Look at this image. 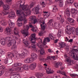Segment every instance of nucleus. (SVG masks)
Returning a JSON list of instances; mask_svg holds the SVG:
<instances>
[{"label":"nucleus","mask_w":78,"mask_h":78,"mask_svg":"<svg viewBox=\"0 0 78 78\" xmlns=\"http://www.w3.org/2000/svg\"><path fill=\"white\" fill-rule=\"evenodd\" d=\"M24 62L26 64H28V63H30L29 61V58H27L24 60Z\"/></svg>","instance_id":"ea45409f"},{"label":"nucleus","mask_w":78,"mask_h":78,"mask_svg":"<svg viewBox=\"0 0 78 78\" xmlns=\"http://www.w3.org/2000/svg\"><path fill=\"white\" fill-rule=\"evenodd\" d=\"M44 34V32L43 31H40L38 33L39 36H43Z\"/></svg>","instance_id":"a18cd8bd"},{"label":"nucleus","mask_w":78,"mask_h":78,"mask_svg":"<svg viewBox=\"0 0 78 78\" xmlns=\"http://www.w3.org/2000/svg\"><path fill=\"white\" fill-rule=\"evenodd\" d=\"M66 13L68 16H70V9H66Z\"/></svg>","instance_id":"cd10ccee"},{"label":"nucleus","mask_w":78,"mask_h":78,"mask_svg":"<svg viewBox=\"0 0 78 78\" xmlns=\"http://www.w3.org/2000/svg\"><path fill=\"white\" fill-rule=\"evenodd\" d=\"M35 12L36 14H39V10L41 9V8L39 7V5H38L36 7H35Z\"/></svg>","instance_id":"2eb2a0df"},{"label":"nucleus","mask_w":78,"mask_h":78,"mask_svg":"<svg viewBox=\"0 0 78 78\" xmlns=\"http://www.w3.org/2000/svg\"><path fill=\"white\" fill-rule=\"evenodd\" d=\"M0 69H2V70H3V69H5V66H0Z\"/></svg>","instance_id":"338daca9"},{"label":"nucleus","mask_w":78,"mask_h":78,"mask_svg":"<svg viewBox=\"0 0 78 78\" xmlns=\"http://www.w3.org/2000/svg\"><path fill=\"white\" fill-rule=\"evenodd\" d=\"M57 19L58 20H60V22L61 23H62L64 22V19H62V18L61 17H57Z\"/></svg>","instance_id":"4c0bfd02"},{"label":"nucleus","mask_w":78,"mask_h":78,"mask_svg":"<svg viewBox=\"0 0 78 78\" xmlns=\"http://www.w3.org/2000/svg\"><path fill=\"white\" fill-rule=\"evenodd\" d=\"M50 42V39H49V38L47 37L46 38H45L43 40V45H45L47 44V42Z\"/></svg>","instance_id":"ddd939ff"},{"label":"nucleus","mask_w":78,"mask_h":78,"mask_svg":"<svg viewBox=\"0 0 78 78\" xmlns=\"http://www.w3.org/2000/svg\"><path fill=\"white\" fill-rule=\"evenodd\" d=\"M23 44H24L26 45H27L28 46L29 45H30L29 42L26 41V40H23Z\"/></svg>","instance_id":"2f4dec72"},{"label":"nucleus","mask_w":78,"mask_h":78,"mask_svg":"<svg viewBox=\"0 0 78 78\" xmlns=\"http://www.w3.org/2000/svg\"><path fill=\"white\" fill-rule=\"evenodd\" d=\"M20 7H18V8H19V10H17L16 13L17 14L19 15L20 17L22 16V14H23L25 15L27 14V12H28V11L30 10L29 9V6L28 5H24L23 4L21 5L19 4Z\"/></svg>","instance_id":"7ed1b4c3"},{"label":"nucleus","mask_w":78,"mask_h":78,"mask_svg":"<svg viewBox=\"0 0 78 78\" xmlns=\"http://www.w3.org/2000/svg\"><path fill=\"white\" fill-rule=\"evenodd\" d=\"M61 27V24L60 23H58L57 27V29H60V28Z\"/></svg>","instance_id":"8fccbe9b"},{"label":"nucleus","mask_w":78,"mask_h":78,"mask_svg":"<svg viewBox=\"0 0 78 78\" xmlns=\"http://www.w3.org/2000/svg\"><path fill=\"white\" fill-rule=\"evenodd\" d=\"M7 56L9 57V58H11L12 57H14V54L11 52H9L7 55Z\"/></svg>","instance_id":"5701e85b"},{"label":"nucleus","mask_w":78,"mask_h":78,"mask_svg":"<svg viewBox=\"0 0 78 78\" xmlns=\"http://www.w3.org/2000/svg\"><path fill=\"white\" fill-rule=\"evenodd\" d=\"M67 2L69 3H72L73 2V0H67Z\"/></svg>","instance_id":"4d7b16f0"},{"label":"nucleus","mask_w":78,"mask_h":78,"mask_svg":"<svg viewBox=\"0 0 78 78\" xmlns=\"http://www.w3.org/2000/svg\"><path fill=\"white\" fill-rule=\"evenodd\" d=\"M76 35L78 36V27H77L76 29Z\"/></svg>","instance_id":"774afa93"},{"label":"nucleus","mask_w":78,"mask_h":78,"mask_svg":"<svg viewBox=\"0 0 78 78\" xmlns=\"http://www.w3.org/2000/svg\"><path fill=\"white\" fill-rule=\"evenodd\" d=\"M9 21L10 22L11 26H10L9 27L7 28L5 30L6 32L8 35H10L11 34V28H13V27H14V25H15V23H14L11 22L10 20H9Z\"/></svg>","instance_id":"0eeeda50"},{"label":"nucleus","mask_w":78,"mask_h":78,"mask_svg":"<svg viewBox=\"0 0 78 78\" xmlns=\"http://www.w3.org/2000/svg\"><path fill=\"white\" fill-rule=\"evenodd\" d=\"M12 50H15L14 52H15L16 53V50L17 48V46L16 45V44H13L12 47Z\"/></svg>","instance_id":"473e14b6"},{"label":"nucleus","mask_w":78,"mask_h":78,"mask_svg":"<svg viewBox=\"0 0 78 78\" xmlns=\"http://www.w3.org/2000/svg\"><path fill=\"white\" fill-rule=\"evenodd\" d=\"M36 63H31L30 65V67L33 70V69H34L36 68Z\"/></svg>","instance_id":"a211bd4d"},{"label":"nucleus","mask_w":78,"mask_h":78,"mask_svg":"<svg viewBox=\"0 0 78 78\" xmlns=\"http://www.w3.org/2000/svg\"><path fill=\"white\" fill-rule=\"evenodd\" d=\"M31 30H32V31L34 32L36 31H37V28L36 27H33L32 28Z\"/></svg>","instance_id":"6e6d98bb"},{"label":"nucleus","mask_w":78,"mask_h":78,"mask_svg":"<svg viewBox=\"0 0 78 78\" xmlns=\"http://www.w3.org/2000/svg\"><path fill=\"white\" fill-rule=\"evenodd\" d=\"M15 78H20V74H14Z\"/></svg>","instance_id":"c03bdc74"},{"label":"nucleus","mask_w":78,"mask_h":78,"mask_svg":"<svg viewBox=\"0 0 78 78\" xmlns=\"http://www.w3.org/2000/svg\"><path fill=\"white\" fill-rule=\"evenodd\" d=\"M29 54V52L26 49H23V52L21 54H19V56L20 58H21V59H23L24 58H25L26 55H28Z\"/></svg>","instance_id":"9d476101"},{"label":"nucleus","mask_w":78,"mask_h":78,"mask_svg":"<svg viewBox=\"0 0 78 78\" xmlns=\"http://www.w3.org/2000/svg\"><path fill=\"white\" fill-rule=\"evenodd\" d=\"M12 69H10L8 70V73L11 74V73H12Z\"/></svg>","instance_id":"e2e57ef3"},{"label":"nucleus","mask_w":78,"mask_h":78,"mask_svg":"<svg viewBox=\"0 0 78 78\" xmlns=\"http://www.w3.org/2000/svg\"><path fill=\"white\" fill-rule=\"evenodd\" d=\"M43 12L44 14H45L44 15V17L45 19L48 17L50 15V13L48 12L44 11Z\"/></svg>","instance_id":"6ab92c4d"},{"label":"nucleus","mask_w":78,"mask_h":78,"mask_svg":"<svg viewBox=\"0 0 78 78\" xmlns=\"http://www.w3.org/2000/svg\"><path fill=\"white\" fill-rule=\"evenodd\" d=\"M65 49H66V51H69V46H68V45L66 46H65Z\"/></svg>","instance_id":"13d9d810"},{"label":"nucleus","mask_w":78,"mask_h":78,"mask_svg":"<svg viewBox=\"0 0 78 78\" xmlns=\"http://www.w3.org/2000/svg\"><path fill=\"white\" fill-rule=\"evenodd\" d=\"M17 38L16 36L14 35H10V37H5V41H7V42H8L9 43V41H10V40H11L12 39H14L15 40H18V39H19V41H20V38Z\"/></svg>","instance_id":"6e6552de"},{"label":"nucleus","mask_w":78,"mask_h":78,"mask_svg":"<svg viewBox=\"0 0 78 78\" xmlns=\"http://www.w3.org/2000/svg\"><path fill=\"white\" fill-rule=\"evenodd\" d=\"M59 45L60 47H61V48H63L66 46V43H65L64 42H60L59 44Z\"/></svg>","instance_id":"c756f323"},{"label":"nucleus","mask_w":78,"mask_h":78,"mask_svg":"<svg viewBox=\"0 0 78 78\" xmlns=\"http://www.w3.org/2000/svg\"><path fill=\"white\" fill-rule=\"evenodd\" d=\"M31 58H33L34 59H36L37 58V55L35 53H33L31 54Z\"/></svg>","instance_id":"c85d7f7f"},{"label":"nucleus","mask_w":78,"mask_h":78,"mask_svg":"<svg viewBox=\"0 0 78 78\" xmlns=\"http://www.w3.org/2000/svg\"><path fill=\"white\" fill-rule=\"evenodd\" d=\"M35 5V3L34 2H32L30 4V6H29V5H28L29 7V9L30 10V11L31 12V10H30V8H33V6Z\"/></svg>","instance_id":"c9c22d12"},{"label":"nucleus","mask_w":78,"mask_h":78,"mask_svg":"<svg viewBox=\"0 0 78 78\" xmlns=\"http://www.w3.org/2000/svg\"><path fill=\"white\" fill-rule=\"evenodd\" d=\"M30 28V27L29 26H26V29L25 28V27L24 26L23 28V35L24 37H26V36H27L28 35V30Z\"/></svg>","instance_id":"1a4fd4ad"},{"label":"nucleus","mask_w":78,"mask_h":78,"mask_svg":"<svg viewBox=\"0 0 78 78\" xmlns=\"http://www.w3.org/2000/svg\"><path fill=\"white\" fill-rule=\"evenodd\" d=\"M62 35V34H61L59 33L58 32V33L57 34V36H58V37H60L61 36V35Z\"/></svg>","instance_id":"0e129e2a"},{"label":"nucleus","mask_w":78,"mask_h":78,"mask_svg":"<svg viewBox=\"0 0 78 78\" xmlns=\"http://www.w3.org/2000/svg\"><path fill=\"white\" fill-rule=\"evenodd\" d=\"M30 20H34L33 22L32 23L29 22V23H33L34 25L37 22H38L39 21H40L39 23H40L41 27V30H44L45 29V27L46 24L45 23L44 20L42 18H40L39 20L36 19V16H30Z\"/></svg>","instance_id":"20e7f679"},{"label":"nucleus","mask_w":78,"mask_h":78,"mask_svg":"<svg viewBox=\"0 0 78 78\" xmlns=\"http://www.w3.org/2000/svg\"><path fill=\"white\" fill-rule=\"evenodd\" d=\"M49 37L51 39H53V36L52 34L51 33H50L49 34Z\"/></svg>","instance_id":"864d4df0"},{"label":"nucleus","mask_w":78,"mask_h":78,"mask_svg":"<svg viewBox=\"0 0 78 78\" xmlns=\"http://www.w3.org/2000/svg\"><path fill=\"white\" fill-rule=\"evenodd\" d=\"M58 11V10L57 7L56 6H55L53 8L52 11L53 12H56V11Z\"/></svg>","instance_id":"58836bf2"},{"label":"nucleus","mask_w":78,"mask_h":78,"mask_svg":"<svg viewBox=\"0 0 78 78\" xmlns=\"http://www.w3.org/2000/svg\"><path fill=\"white\" fill-rule=\"evenodd\" d=\"M17 23V26H19V27H21L23 25V23H19L20 22L19 21V22Z\"/></svg>","instance_id":"09e8293b"},{"label":"nucleus","mask_w":78,"mask_h":78,"mask_svg":"<svg viewBox=\"0 0 78 78\" xmlns=\"http://www.w3.org/2000/svg\"><path fill=\"white\" fill-rule=\"evenodd\" d=\"M12 44L13 45H16V41L14 39H12L10 40V41H9V43L8 44V46L10 47L12 45Z\"/></svg>","instance_id":"f8f14e48"},{"label":"nucleus","mask_w":78,"mask_h":78,"mask_svg":"<svg viewBox=\"0 0 78 78\" xmlns=\"http://www.w3.org/2000/svg\"><path fill=\"white\" fill-rule=\"evenodd\" d=\"M59 32V33H60L61 34H63V30H59L58 31V32Z\"/></svg>","instance_id":"680f3d73"},{"label":"nucleus","mask_w":78,"mask_h":78,"mask_svg":"<svg viewBox=\"0 0 78 78\" xmlns=\"http://www.w3.org/2000/svg\"><path fill=\"white\" fill-rule=\"evenodd\" d=\"M4 62L6 64H9L8 63V58H6L4 59Z\"/></svg>","instance_id":"de8ad7c7"},{"label":"nucleus","mask_w":78,"mask_h":78,"mask_svg":"<svg viewBox=\"0 0 78 78\" xmlns=\"http://www.w3.org/2000/svg\"><path fill=\"white\" fill-rule=\"evenodd\" d=\"M22 68H23V71L24 70H28V66L27 64H25L23 65Z\"/></svg>","instance_id":"4be33fe9"},{"label":"nucleus","mask_w":78,"mask_h":78,"mask_svg":"<svg viewBox=\"0 0 78 78\" xmlns=\"http://www.w3.org/2000/svg\"><path fill=\"white\" fill-rule=\"evenodd\" d=\"M36 76L38 78H41L42 76V74H41L39 73H36Z\"/></svg>","instance_id":"e433bc0d"},{"label":"nucleus","mask_w":78,"mask_h":78,"mask_svg":"<svg viewBox=\"0 0 78 78\" xmlns=\"http://www.w3.org/2000/svg\"><path fill=\"white\" fill-rule=\"evenodd\" d=\"M70 75L73 78H76L78 77V75L75 74H70Z\"/></svg>","instance_id":"7c9ffc66"},{"label":"nucleus","mask_w":78,"mask_h":78,"mask_svg":"<svg viewBox=\"0 0 78 78\" xmlns=\"http://www.w3.org/2000/svg\"><path fill=\"white\" fill-rule=\"evenodd\" d=\"M15 70L18 71V72H22L23 68L21 67H17L16 68Z\"/></svg>","instance_id":"b1692460"},{"label":"nucleus","mask_w":78,"mask_h":78,"mask_svg":"<svg viewBox=\"0 0 78 78\" xmlns=\"http://www.w3.org/2000/svg\"><path fill=\"white\" fill-rule=\"evenodd\" d=\"M51 58V56H48L47 57V58H45V62H48V60L50 59Z\"/></svg>","instance_id":"79ce46f5"},{"label":"nucleus","mask_w":78,"mask_h":78,"mask_svg":"<svg viewBox=\"0 0 78 78\" xmlns=\"http://www.w3.org/2000/svg\"><path fill=\"white\" fill-rule=\"evenodd\" d=\"M17 27H15L14 28V29L13 31V34L14 35H18V37H20V36L19 35V32L17 30Z\"/></svg>","instance_id":"dca6fc26"},{"label":"nucleus","mask_w":78,"mask_h":78,"mask_svg":"<svg viewBox=\"0 0 78 78\" xmlns=\"http://www.w3.org/2000/svg\"><path fill=\"white\" fill-rule=\"evenodd\" d=\"M46 73L48 74H51L54 73V71L51 70L50 68H47L46 69Z\"/></svg>","instance_id":"4468645a"},{"label":"nucleus","mask_w":78,"mask_h":78,"mask_svg":"<svg viewBox=\"0 0 78 78\" xmlns=\"http://www.w3.org/2000/svg\"><path fill=\"white\" fill-rule=\"evenodd\" d=\"M12 2V0H6V3H8L9 4H10L9 3H10V2Z\"/></svg>","instance_id":"69168bd1"},{"label":"nucleus","mask_w":78,"mask_h":78,"mask_svg":"<svg viewBox=\"0 0 78 78\" xmlns=\"http://www.w3.org/2000/svg\"><path fill=\"white\" fill-rule=\"evenodd\" d=\"M26 12V14L25 15L24 14L22 13L21 15V16L17 20V22H22V20L24 21V24H26L27 23V19L26 18V17H27L28 15L30 14L31 13V12L30 10H28V12Z\"/></svg>","instance_id":"39448f33"},{"label":"nucleus","mask_w":78,"mask_h":78,"mask_svg":"<svg viewBox=\"0 0 78 78\" xmlns=\"http://www.w3.org/2000/svg\"><path fill=\"white\" fill-rule=\"evenodd\" d=\"M0 53L1 55H4L5 54V52L2 49H0Z\"/></svg>","instance_id":"603ef678"},{"label":"nucleus","mask_w":78,"mask_h":78,"mask_svg":"<svg viewBox=\"0 0 78 78\" xmlns=\"http://www.w3.org/2000/svg\"><path fill=\"white\" fill-rule=\"evenodd\" d=\"M59 6L60 7H62L63 6V2L62 1H60L59 2Z\"/></svg>","instance_id":"49530a36"},{"label":"nucleus","mask_w":78,"mask_h":78,"mask_svg":"<svg viewBox=\"0 0 78 78\" xmlns=\"http://www.w3.org/2000/svg\"><path fill=\"white\" fill-rule=\"evenodd\" d=\"M67 19L69 22H70L71 24H72V23H74V22H75V20H73V19L70 18H67Z\"/></svg>","instance_id":"a878e982"},{"label":"nucleus","mask_w":78,"mask_h":78,"mask_svg":"<svg viewBox=\"0 0 78 78\" xmlns=\"http://www.w3.org/2000/svg\"><path fill=\"white\" fill-rule=\"evenodd\" d=\"M38 68L39 70H41L42 69H44V67L42 66L41 65H39L38 66Z\"/></svg>","instance_id":"3c124183"},{"label":"nucleus","mask_w":78,"mask_h":78,"mask_svg":"<svg viewBox=\"0 0 78 78\" xmlns=\"http://www.w3.org/2000/svg\"><path fill=\"white\" fill-rule=\"evenodd\" d=\"M36 34L35 33L32 34L31 35V42H32V44H31V47H32L34 50L37 51L36 49V45L38 46V47L40 48V53L41 55H45V51H44V49L43 48H41V43L39 42L38 43H37L36 42Z\"/></svg>","instance_id":"f257e3e1"},{"label":"nucleus","mask_w":78,"mask_h":78,"mask_svg":"<svg viewBox=\"0 0 78 78\" xmlns=\"http://www.w3.org/2000/svg\"><path fill=\"white\" fill-rule=\"evenodd\" d=\"M67 29L65 30V33L70 35L72 34V33L73 35L75 34V28L72 27L70 25L67 26L66 27Z\"/></svg>","instance_id":"423d86ee"},{"label":"nucleus","mask_w":78,"mask_h":78,"mask_svg":"<svg viewBox=\"0 0 78 78\" xmlns=\"http://www.w3.org/2000/svg\"><path fill=\"white\" fill-rule=\"evenodd\" d=\"M39 60L41 61H45V58H41L39 59Z\"/></svg>","instance_id":"052dcab7"},{"label":"nucleus","mask_w":78,"mask_h":78,"mask_svg":"<svg viewBox=\"0 0 78 78\" xmlns=\"http://www.w3.org/2000/svg\"><path fill=\"white\" fill-rule=\"evenodd\" d=\"M17 27H15L14 28V29L13 31V34L14 35H18V37H20V36L19 35V32L17 30Z\"/></svg>","instance_id":"f3484780"},{"label":"nucleus","mask_w":78,"mask_h":78,"mask_svg":"<svg viewBox=\"0 0 78 78\" xmlns=\"http://www.w3.org/2000/svg\"><path fill=\"white\" fill-rule=\"evenodd\" d=\"M74 6L76 8H78V3L75 2L74 3Z\"/></svg>","instance_id":"5fc2aeb1"},{"label":"nucleus","mask_w":78,"mask_h":78,"mask_svg":"<svg viewBox=\"0 0 78 78\" xmlns=\"http://www.w3.org/2000/svg\"><path fill=\"white\" fill-rule=\"evenodd\" d=\"M55 67L57 68L59 66H60V67H62V62H55Z\"/></svg>","instance_id":"aec40b11"},{"label":"nucleus","mask_w":78,"mask_h":78,"mask_svg":"<svg viewBox=\"0 0 78 78\" xmlns=\"http://www.w3.org/2000/svg\"><path fill=\"white\" fill-rule=\"evenodd\" d=\"M34 59L33 58L31 57L30 58H29V61L30 63H31V62H33V61H34Z\"/></svg>","instance_id":"a19ab883"},{"label":"nucleus","mask_w":78,"mask_h":78,"mask_svg":"<svg viewBox=\"0 0 78 78\" xmlns=\"http://www.w3.org/2000/svg\"><path fill=\"white\" fill-rule=\"evenodd\" d=\"M57 73H61V74H62V75H64V76H66V74L65 73V72H63L61 71H57Z\"/></svg>","instance_id":"f704fd0d"},{"label":"nucleus","mask_w":78,"mask_h":78,"mask_svg":"<svg viewBox=\"0 0 78 78\" xmlns=\"http://www.w3.org/2000/svg\"><path fill=\"white\" fill-rule=\"evenodd\" d=\"M65 59L66 61H67V62H69V64H71V62H73V61L71 60V59L70 57H67Z\"/></svg>","instance_id":"393cba45"},{"label":"nucleus","mask_w":78,"mask_h":78,"mask_svg":"<svg viewBox=\"0 0 78 78\" xmlns=\"http://www.w3.org/2000/svg\"><path fill=\"white\" fill-rule=\"evenodd\" d=\"M9 14L8 17L10 19H12V17H16L14 12H10L9 11H0V24L2 26H5L6 25V23L5 21L4 18L1 17H3V16Z\"/></svg>","instance_id":"f03ea898"},{"label":"nucleus","mask_w":78,"mask_h":78,"mask_svg":"<svg viewBox=\"0 0 78 78\" xmlns=\"http://www.w3.org/2000/svg\"><path fill=\"white\" fill-rule=\"evenodd\" d=\"M58 23L56 22L54 23V25L53 26V28H57L58 26Z\"/></svg>","instance_id":"37998d69"},{"label":"nucleus","mask_w":78,"mask_h":78,"mask_svg":"<svg viewBox=\"0 0 78 78\" xmlns=\"http://www.w3.org/2000/svg\"><path fill=\"white\" fill-rule=\"evenodd\" d=\"M72 15V16H75L78 12V11L76 9L72 8L71 11Z\"/></svg>","instance_id":"9b49d317"},{"label":"nucleus","mask_w":78,"mask_h":78,"mask_svg":"<svg viewBox=\"0 0 78 78\" xmlns=\"http://www.w3.org/2000/svg\"><path fill=\"white\" fill-rule=\"evenodd\" d=\"M2 6L5 10H8V9H9L10 8V7H9V6L7 4L4 5V4L3 5H2Z\"/></svg>","instance_id":"412c9836"},{"label":"nucleus","mask_w":78,"mask_h":78,"mask_svg":"<svg viewBox=\"0 0 78 78\" xmlns=\"http://www.w3.org/2000/svg\"><path fill=\"white\" fill-rule=\"evenodd\" d=\"M4 4V3L2 1L0 0V7H1V6H3V5Z\"/></svg>","instance_id":"bf43d9fd"},{"label":"nucleus","mask_w":78,"mask_h":78,"mask_svg":"<svg viewBox=\"0 0 78 78\" xmlns=\"http://www.w3.org/2000/svg\"><path fill=\"white\" fill-rule=\"evenodd\" d=\"M22 64L20 63H15L14 66V67H17L18 66H22Z\"/></svg>","instance_id":"72a5a7b5"},{"label":"nucleus","mask_w":78,"mask_h":78,"mask_svg":"<svg viewBox=\"0 0 78 78\" xmlns=\"http://www.w3.org/2000/svg\"><path fill=\"white\" fill-rule=\"evenodd\" d=\"M1 43L2 45H5L6 44V40L5 39L2 38L0 40Z\"/></svg>","instance_id":"bb28decb"}]
</instances>
